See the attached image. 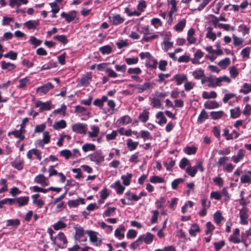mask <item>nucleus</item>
Returning a JSON list of instances; mask_svg holds the SVG:
<instances>
[{
    "mask_svg": "<svg viewBox=\"0 0 251 251\" xmlns=\"http://www.w3.org/2000/svg\"><path fill=\"white\" fill-rule=\"evenodd\" d=\"M239 229L236 228L232 235H231L229 238V240L230 242H232L234 243H239L240 242V239L237 236L239 235Z\"/></svg>",
    "mask_w": 251,
    "mask_h": 251,
    "instance_id": "15",
    "label": "nucleus"
},
{
    "mask_svg": "<svg viewBox=\"0 0 251 251\" xmlns=\"http://www.w3.org/2000/svg\"><path fill=\"white\" fill-rule=\"evenodd\" d=\"M207 81L209 82L208 86L209 87L215 88L219 86L217 78H213L212 76H209L207 77Z\"/></svg>",
    "mask_w": 251,
    "mask_h": 251,
    "instance_id": "25",
    "label": "nucleus"
},
{
    "mask_svg": "<svg viewBox=\"0 0 251 251\" xmlns=\"http://www.w3.org/2000/svg\"><path fill=\"white\" fill-rule=\"evenodd\" d=\"M27 2V0H10L9 5L12 7H13L15 5L19 7L22 4H26Z\"/></svg>",
    "mask_w": 251,
    "mask_h": 251,
    "instance_id": "23",
    "label": "nucleus"
},
{
    "mask_svg": "<svg viewBox=\"0 0 251 251\" xmlns=\"http://www.w3.org/2000/svg\"><path fill=\"white\" fill-rule=\"evenodd\" d=\"M217 81L219 86H221L223 82H226L227 83H230L231 82L230 78L226 75H224L219 77H217Z\"/></svg>",
    "mask_w": 251,
    "mask_h": 251,
    "instance_id": "45",
    "label": "nucleus"
},
{
    "mask_svg": "<svg viewBox=\"0 0 251 251\" xmlns=\"http://www.w3.org/2000/svg\"><path fill=\"white\" fill-rule=\"evenodd\" d=\"M187 79V77L186 75L183 74L181 75L176 74L174 76L173 80H175L176 81L177 85H180L182 84L183 81L186 80Z\"/></svg>",
    "mask_w": 251,
    "mask_h": 251,
    "instance_id": "14",
    "label": "nucleus"
},
{
    "mask_svg": "<svg viewBox=\"0 0 251 251\" xmlns=\"http://www.w3.org/2000/svg\"><path fill=\"white\" fill-rule=\"evenodd\" d=\"M28 201V198L26 197H20L15 199V202H16L19 206H22L26 205Z\"/></svg>",
    "mask_w": 251,
    "mask_h": 251,
    "instance_id": "28",
    "label": "nucleus"
},
{
    "mask_svg": "<svg viewBox=\"0 0 251 251\" xmlns=\"http://www.w3.org/2000/svg\"><path fill=\"white\" fill-rule=\"evenodd\" d=\"M56 63L53 61H50L48 63L43 65L40 69V71L50 69L56 67Z\"/></svg>",
    "mask_w": 251,
    "mask_h": 251,
    "instance_id": "27",
    "label": "nucleus"
},
{
    "mask_svg": "<svg viewBox=\"0 0 251 251\" xmlns=\"http://www.w3.org/2000/svg\"><path fill=\"white\" fill-rule=\"evenodd\" d=\"M156 117L157 119H159V121L158 122V124L159 125H162L167 123V119L164 116L163 112H158L156 115Z\"/></svg>",
    "mask_w": 251,
    "mask_h": 251,
    "instance_id": "24",
    "label": "nucleus"
},
{
    "mask_svg": "<svg viewBox=\"0 0 251 251\" xmlns=\"http://www.w3.org/2000/svg\"><path fill=\"white\" fill-rule=\"evenodd\" d=\"M230 61L229 58L226 57L225 59L221 60L218 63V65L220 66L223 69L226 68L229 64H230Z\"/></svg>",
    "mask_w": 251,
    "mask_h": 251,
    "instance_id": "42",
    "label": "nucleus"
},
{
    "mask_svg": "<svg viewBox=\"0 0 251 251\" xmlns=\"http://www.w3.org/2000/svg\"><path fill=\"white\" fill-rule=\"evenodd\" d=\"M1 67L2 70H7L9 71H11L16 68V65L10 62L2 61H1Z\"/></svg>",
    "mask_w": 251,
    "mask_h": 251,
    "instance_id": "13",
    "label": "nucleus"
},
{
    "mask_svg": "<svg viewBox=\"0 0 251 251\" xmlns=\"http://www.w3.org/2000/svg\"><path fill=\"white\" fill-rule=\"evenodd\" d=\"M91 129H92V131H89L88 132V134L89 137L93 138V137H97L99 132V127L96 126H93L91 127Z\"/></svg>",
    "mask_w": 251,
    "mask_h": 251,
    "instance_id": "30",
    "label": "nucleus"
},
{
    "mask_svg": "<svg viewBox=\"0 0 251 251\" xmlns=\"http://www.w3.org/2000/svg\"><path fill=\"white\" fill-rule=\"evenodd\" d=\"M22 162L21 161H14L11 162V165L18 170L23 169Z\"/></svg>",
    "mask_w": 251,
    "mask_h": 251,
    "instance_id": "57",
    "label": "nucleus"
},
{
    "mask_svg": "<svg viewBox=\"0 0 251 251\" xmlns=\"http://www.w3.org/2000/svg\"><path fill=\"white\" fill-rule=\"evenodd\" d=\"M150 181L151 183H162L164 182V180L158 176H152L150 178Z\"/></svg>",
    "mask_w": 251,
    "mask_h": 251,
    "instance_id": "58",
    "label": "nucleus"
},
{
    "mask_svg": "<svg viewBox=\"0 0 251 251\" xmlns=\"http://www.w3.org/2000/svg\"><path fill=\"white\" fill-rule=\"evenodd\" d=\"M163 44L164 45L165 48L166 50L170 48L173 47V43L169 41V38L166 37L164 39Z\"/></svg>",
    "mask_w": 251,
    "mask_h": 251,
    "instance_id": "55",
    "label": "nucleus"
},
{
    "mask_svg": "<svg viewBox=\"0 0 251 251\" xmlns=\"http://www.w3.org/2000/svg\"><path fill=\"white\" fill-rule=\"evenodd\" d=\"M53 88V85L50 82H48L47 83L38 87L37 89V92L41 95L46 94Z\"/></svg>",
    "mask_w": 251,
    "mask_h": 251,
    "instance_id": "4",
    "label": "nucleus"
},
{
    "mask_svg": "<svg viewBox=\"0 0 251 251\" xmlns=\"http://www.w3.org/2000/svg\"><path fill=\"white\" fill-rule=\"evenodd\" d=\"M208 115L204 109L202 110L198 119V122L202 123L205 119H207Z\"/></svg>",
    "mask_w": 251,
    "mask_h": 251,
    "instance_id": "44",
    "label": "nucleus"
},
{
    "mask_svg": "<svg viewBox=\"0 0 251 251\" xmlns=\"http://www.w3.org/2000/svg\"><path fill=\"white\" fill-rule=\"evenodd\" d=\"M151 24L156 28H158L159 26H161L162 25V22L158 18H153L151 20Z\"/></svg>",
    "mask_w": 251,
    "mask_h": 251,
    "instance_id": "59",
    "label": "nucleus"
},
{
    "mask_svg": "<svg viewBox=\"0 0 251 251\" xmlns=\"http://www.w3.org/2000/svg\"><path fill=\"white\" fill-rule=\"evenodd\" d=\"M140 236L142 238V242L144 241L147 244L151 243L154 237L153 235L150 232H147L146 235H142Z\"/></svg>",
    "mask_w": 251,
    "mask_h": 251,
    "instance_id": "17",
    "label": "nucleus"
},
{
    "mask_svg": "<svg viewBox=\"0 0 251 251\" xmlns=\"http://www.w3.org/2000/svg\"><path fill=\"white\" fill-rule=\"evenodd\" d=\"M66 126V123L65 120H61L59 121L55 122L53 125L54 129L58 130L61 128H64Z\"/></svg>",
    "mask_w": 251,
    "mask_h": 251,
    "instance_id": "26",
    "label": "nucleus"
},
{
    "mask_svg": "<svg viewBox=\"0 0 251 251\" xmlns=\"http://www.w3.org/2000/svg\"><path fill=\"white\" fill-rule=\"evenodd\" d=\"M149 112L147 110H144L143 112L141 113L138 118L140 121L143 123H146L149 119Z\"/></svg>",
    "mask_w": 251,
    "mask_h": 251,
    "instance_id": "29",
    "label": "nucleus"
},
{
    "mask_svg": "<svg viewBox=\"0 0 251 251\" xmlns=\"http://www.w3.org/2000/svg\"><path fill=\"white\" fill-rule=\"evenodd\" d=\"M232 38L233 40V44L235 46H239L242 45L243 43V39L236 36L235 34L232 35Z\"/></svg>",
    "mask_w": 251,
    "mask_h": 251,
    "instance_id": "51",
    "label": "nucleus"
},
{
    "mask_svg": "<svg viewBox=\"0 0 251 251\" xmlns=\"http://www.w3.org/2000/svg\"><path fill=\"white\" fill-rule=\"evenodd\" d=\"M92 78L91 75L87 73L86 75L82 76L80 80L81 85L85 86L89 84L90 81Z\"/></svg>",
    "mask_w": 251,
    "mask_h": 251,
    "instance_id": "21",
    "label": "nucleus"
},
{
    "mask_svg": "<svg viewBox=\"0 0 251 251\" xmlns=\"http://www.w3.org/2000/svg\"><path fill=\"white\" fill-rule=\"evenodd\" d=\"M151 101L153 104V107L155 108H161L162 107V104L159 99L154 97L150 98Z\"/></svg>",
    "mask_w": 251,
    "mask_h": 251,
    "instance_id": "48",
    "label": "nucleus"
},
{
    "mask_svg": "<svg viewBox=\"0 0 251 251\" xmlns=\"http://www.w3.org/2000/svg\"><path fill=\"white\" fill-rule=\"evenodd\" d=\"M131 177L132 175L131 174H127L126 175L122 176L121 178L123 180V184L126 186L129 185Z\"/></svg>",
    "mask_w": 251,
    "mask_h": 251,
    "instance_id": "39",
    "label": "nucleus"
},
{
    "mask_svg": "<svg viewBox=\"0 0 251 251\" xmlns=\"http://www.w3.org/2000/svg\"><path fill=\"white\" fill-rule=\"evenodd\" d=\"M175 161L173 160L172 158H169V163L167 162H164V165L166 167V169L168 171L171 170L172 168L175 165Z\"/></svg>",
    "mask_w": 251,
    "mask_h": 251,
    "instance_id": "54",
    "label": "nucleus"
},
{
    "mask_svg": "<svg viewBox=\"0 0 251 251\" xmlns=\"http://www.w3.org/2000/svg\"><path fill=\"white\" fill-rule=\"evenodd\" d=\"M223 219L221 213L219 211H217L214 215V220L216 224H219Z\"/></svg>",
    "mask_w": 251,
    "mask_h": 251,
    "instance_id": "49",
    "label": "nucleus"
},
{
    "mask_svg": "<svg viewBox=\"0 0 251 251\" xmlns=\"http://www.w3.org/2000/svg\"><path fill=\"white\" fill-rule=\"evenodd\" d=\"M217 96V93L215 91H211L210 93L204 91L202 95V97L204 99H214L216 98Z\"/></svg>",
    "mask_w": 251,
    "mask_h": 251,
    "instance_id": "31",
    "label": "nucleus"
},
{
    "mask_svg": "<svg viewBox=\"0 0 251 251\" xmlns=\"http://www.w3.org/2000/svg\"><path fill=\"white\" fill-rule=\"evenodd\" d=\"M204 106L207 109H213L219 106V103L215 101L206 102L204 103Z\"/></svg>",
    "mask_w": 251,
    "mask_h": 251,
    "instance_id": "37",
    "label": "nucleus"
},
{
    "mask_svg": "<svg viewBox=\"0 0 251 251\" xmlns=\"http://www.w3.org/2000/svg\"><path fill=\"white\" fill-rule=\"evenodd\" d=\"M96 148L95 146L92 144H85L83 145L82 147V149L83 151L85 152H87L88 151H95Z\"/></svg>",
    "mask_w": 251,
    "mask_h": 251,
    "instance_id": "35",
    "label": "nucleus"
},
{
    "mask_svg": "<svg viewBox=\"0 0 251 251\" xmlns=\"http://www.w3.org/2000/svg\"><path fill=\"white\" fill-rule=\"evenodd\" d=\"M20 224V221L18 219H10L6 221L7 226H13L17 227Z\"/></svg>",
    "mask_w": 251,
    "mask_h": 251,
    "instance_id": "32",
    "label": "nucleus"
},
{
    "mask_svg": "<svg viewBox=\"0 0 251 251\" xmlns=\"http://www.w3.org/2000/svg\"><path fill=\"white\" fill-rule=\"evenodd\" d=\"M186 25V21L185 20H181L174 27L175 30L177 31H182Z\"/></svg>",
    "mask_w": 251,
    "mask_h": 251,
    "instance_id": "36",
    "label": "nucleus"
},
{
    "mask_svg": "<svg viewBox=\"0 0 251 251\" xmlns=\"http://www.w3.org/2000/svg\"><path fill=\"white\" fill-rule=\"evenodd\" d=\"M200 232V228L197 224H193L189 230V233L192 236H195L196 233Z\"/></svg>",
    "mask_w": 251,
    "mask_h": 251,
    "instance_id": "22",
    "label": "nucleus"
},
{
    "mask_svg": "<svg viewBox=\"0 0 251 251\" xmlns=\"http://www.w3.org/2000/svg\"><path fill=\"white\" fill-rule=\"evenodd\" d=\"M138 145L137 142H133L131 139H129L127 142V146L130 151L134 150Z\"/></svg>",
    "mask_w": 251,
    "mask_h": 251,
    "instance_id": "41",
    "label": "nucleus"
},
{
    "mask_svg": "<svg viewBox=\"0 0 251 251\" xmlns=\"http://www.w3.org/2000/svg\"><path fill=\"white\" fill-rule=\"evenodd\" d=\"M184 182V179L181 178H179L175 179L172 182V187L173 189H176L179 184L182 183Z\"/></svg>",
    "mask_w": 251,
    "mask_h": 251,
    "instance_id": "53",
    "label": "nucleus"
},
{
    "mask_svg": "<svg viewBox=\"0 0 251 251\" xmlns=\"http://www.w3.org/2000/svg\"><path fill=\"white\" fill-rule=\"evenodd\" d=\"M223 111H212L210 113V115L211 116L212 119L214 120H216L220 119L223 115Z\"/></svg>",
    "mask_w": 251,
    "mask_h": 251,
    "instance_id": "43",
    "label": "nucleus"
},
{
    "mask_svg": "<svg viewBox=\"0 0 251 251\" xmlns=\"http://www.w3.org/2000/svg\"><path fill=\"white\" fill-rule=\"evenodd\" d=\"M197 151V148L194 147H187L185 149V152L189 155L194 154Z\"/></svg>",
    "mask_w": 251,
    "mask_h": 251,
    "instance_id": "63",
    "label": "nucleus"
},
{
    "mask_svg": "<svg viewBox=\"0 0 251 251\" xmlns=\"http://www.w3.org/2000/svg\"><path fill=\"white\" fill-rule=\"evenodd\" d=\"M141 136L144 140L147 139L151 140L152 139L150 133L148 131L142 130L141 131Z\"/></svg>",
    "mask_w": 251,
    "mask_h": 251,
    "instance_id": "61",
    "label": "nucleus"
},
{
    "mask_svg": "<svg viewBox=\"0 0 251 251\" xmlns=\"http://www.w3.org/2000/svg\"><path fill=\"white\" fill-rule=\"evenodd\" d=\"M111 186L115 189L117 194H122L125 189V187L121 184L120 181L119 180L116 181L114 184L112 185Z\"/></svg>",
    "mask_w": 251,
    "mask_h": 251,
    "instance_id": "18",
    "label": "nucleus"
},
{
    "mask_svg": "<svg viewBox=\"0 0 251 251\" xmlns=\"http://www.w3.org/2000/svg\"><path fill=\"white\" fill-rule=\"evenodd\" d=\"M80 203H84V199L80 198L77 200H70L68 202V204L70 207H75L77 206Z\"/></svg>",
    "mask_w": 251,
    "mask_h": 251,
    "instance_id": "16",
    "label": "nucleus"
},
{
    "mask_svg": "<svg viewBox=\"0 0 251 251\" xmlns=\"http://www.w3.org/2000/svg\"><path fill=\"white\" fill-rule=\"evenodd\" d=\"M240 93L244 94H247L251 92V84L245 83L244 84L243 89L240 90Z\"/></svg>",
    "mask_w": 251,
    "mask_h": 251,
    "instance_id": "40",
    "label": "nucleus"
},
{
    "mask_svg": "<svg viewBox=\"0 0 251 251\" xmlns=\"http://www.w3.org/2000/svg\"><path fill=\"white\" fill-rule=\"evenodd\" d=\"M245 151L243 149H240L237 153V155H234L232 157V161L235 163H238L241 159H243L245 155Z\"/></svg>",
    "mask_w": 251,
    "mask_h": 251,
    "instance_id": "11",
    "label": "nucleus"
},
{
    "mask_svg": "<svg viewBox=\"0 0 251 251\" xmlns=\"http://www.w3.org/2000/svg\"><path fill=\"white\" fill-rule=\"evenodd\" d=\"M35 182L41 184L42 186L49 185L48 178L45 177L43 175H39L34 178Z\"/></svg>",
    "mask_w": 251,
    "mask_h": 251,
    "instance_id": "9",
    "label": "nucleus"
},
{
    "mask_svg": "<svg viewBox=\"0 0 251 251\" xmlns=\"http://www.w3.org/2000/svg\"><path fill=\"white\" fill-rule=\"evenodd\" d=\"M230 117L232 118H237L240 115V109L239 107H236L234 109H230Z\"/></svg>",
    "mask_w": 251,
    "mask_h": 251,
    "instance_id": "34",
    "label": "nucleus"
},
{
    "mask_svg": "<svg viewBox=\"0 0 251 251\" xmlns=\"http://www.w3.org/2000/svg\"><path fill=\"white\" fill-rule=\"evenodd\" d=\"M104 157L102 153L99 151H96L90 156V160L95 162L97 164L101 163L104 161Z\"/></svg>",
    "mask_w": 251,
    "mask_h": 251,
    "instance_id": "2",
    "label": "nucleus"
},
{
    "mask_svg": "<svg viewBox=\"0 0 251 251\" xmlns=\"http://www.w3.org/2000/svg\"><path fill=\"white\" fill-rule=\"evenodd\" d=\"M61 16L62 18H65L66 21L67 22L70 23L75 19L76 17V12L74 10L70 12L69 13H66L63 12L61 13Z\"/></svg>",
    "mask_w": 251,
    "mask_h": 251,
    "instance_id": "5",
    "label": "nucleus"
},
{
    "mask_svg": "<svg viewBox=\"0 0 251 251\" xmlns=\"http://www.w3.org/2000/svg\"><path fill=\"white\" fill-rule=\"evenodd\" d=\"M248 210L246 208H243L240 210V223L242 225H247L248 222L247 220L248 215Z\"/></svg>",
    "mask_w": 251,
    "mask_h": 251,
    "instance_id": "10",
    "label": "nucleus"
},
{
    "mask_svg": "<svg viewBox=\"0 0 251 251\" xmlns=\"http://www.w3.org/2000/svg\"><path fill=\"white\" fill-rule=\"evenodd\" d=\"M88 234L89 236L90 241L95 243L97 246H100L101 244V240H99L97 237V233L93 231H89Z\"/></svg>",
    "mask_w": 251,
    "mask_h": 251,
    "instance_id": "6",
    "label": "nucleus"
},
{
    "mask_svg": "<svg viewBox=\"0 0 251 251\" xmlns=\"http://www.w3.org/2000/svg\"><path fill=\"white\" fill-rule=\"evenodd\" d=\"M229 73L232 77L235 78L238 75L237 69L234 67H231L229 68Z\"/></svg>",
    "mask_w": 251,
    "mask_h": 251,
    "instance_id": "64",
    "label": "nucleus"
},
{
    "mask_svg": "<svg viewBox=\"0 0 251 251\" xmlns=\"http://www.w3.org/2000/svg\"><path fill=\"white\" fill-rule=\"evenodd\" d=\"M110 22L114 25H117L123 23L125 19L121 16L120 14H117L109 17Z\"/></svg>",
    "mask_w": 251,
    "mask_h": 251,
    "instance_id": "7",
    "label": "nucleus"
},
{
    "mask_svg": "<svg viewBox=\"0 0 251 251\" xmlns=\"http://www.w3.org/2000/svg\"><path fill=\"white\" fill-rule=\"evenodd\" d=\"M152 84L150 82H145L143 84H137L135 86V89L138 93H142L151 88Z\"/></svg>",
    "mask_w": 251,
    "mask_h": 251,
    "instance_id": "8",
    "label": "nucleus"
},
{
    "mask_svg": "<svg viewBox=\"0 0 251 251\" xmlns=\"http://www.w3.org/2000/svg\"><path fill=\"white\" fill-rule=\"evenodd\" d=\"M35 106L36 107H40L39 112H41L44 110H49L51 109L49 101L43 102L41 101H38L35 103Z\"/></svg>",
    "mask_w": 251,
    "mask_h": 251,
    "instance_id": "3",
    "label": "nucleus"
},
{
    "mask_svg": "<svg viewBox=\"0 0 251 251\" xmlns=\"http://www.w3.org/2000/svg\"><path fill=\"white\" fill-rule=\"evenodd\" d=\"M195 31L194 29L190 28L187 32V40L189 44H194L196 41V39L194 37Z\"/></svg>",
    "mask_w": 251,
    "mask_h": 251,
    "instance_id": "12",
    "label": "nucleus"
},
{
    "mask_svg": "<svg viewBox=\"0 0 251 251\" xmlns=\"http://www.w3.org/2000/svg\"><path fill=\"white\" fill-rule=\"evenodd\" d=\"M186 172L191 176L194 177L197 172V167H194H194H189L186 169Z\"/></svg>",
    "mask_w": 251,
    "mask_h": 251,
    "instance_id": "52",
    "label": "nucleus"
},
{
    "mask_svg": "<svg viewBox=\"0 0 251 251\" xmlns=\"http://www.w3.org/2000/svg\"><path fill=\"white\" fill-rule=\"evenodd\" d=\"M193 76L196 79H199L205 77L204 71L202 70H196L193 72Z\"/></svg>",
    "mask_w": 251,
    "mask_h": 251,
    "instance_id": "38",
    "label": "nucleus"
},
{
    "mask_svg": "<svg viewBox=\"0 0 251 251\" xmlns=\"http://www.w3.org/2000/svg\"><path fill=\"white\" fill-rule=\"evenodd\" d=\"M8 135H13L15 138H19L20 140H23L25 139V136L24 135H22L20 133V132L18 131V130H15L11 132H9L8 133Z\"/></svg>",
    "mask_w": 251,
    "mask_h": 251,
    "instance_id": "46",
    "label": "nucleus"
},
{
    "mask_svg": "<svg viewBox=\"0 0 251 251\" xmlns=\"http://www.w3.org/2000/svg\"><path fill=\"white\" fill-rule=\"evenodd\" d=\"M99 50L103 54H108L111 52L112 49L110 46L107 45L100 48Z\"/></svg>",
    "mask_w": 251,
    "mask_h": 251,
    "instance_id": "47",
    "label": "nucleus"
},
{
    "mask_svg": "<svg viewBox=\"0 0 251 251\" xmlns=\"http://www.w3.org/2000/svg\"><path fill=\"white\" fill-rule=\"evenodd\" d=\"M72 130L77 133L85 134L87 131V125L83 123H76L72 126Z\"/></svg>",
    "mask_w": 251,
    "mask_h": 251,
    "instance_id": "1",
    "label": "nucleus"
},
{
    "mask_svg": "<svg viewBox=\"0 0 251 251\" xmlns=\"http://www.w3.org/2000/svg\"><path fill=\"white\" fill-rule=\"evenodd\" d=\"M60 155L65 157L66 159H68L72 156V152L69 150H64L60 151Z\"/></svg>",
    "mask_w": 251,
    "mask_h": 251,
    "instance_id": "60",
    "label": "nucleus"
},
{
    "mask_svg": "<svg viewBox=\"0 0 251 251\" xmlns=\"http://www.w3.org/2000/svg\"><path fill=\"white\" fill-rule=\"evenodd\" d=\"M66 226V225L63 222L59 221L55 224L53 226V228L56 230H59L63 228Z\"/></svg>",
    "mask_w": 251,
    "mask_h": 251,
    "instance_id": "56",
    "label": "nucleus"
},
{
    "mask_svg": "<svg viewBox=\"0 0 251 251\" xmlns=\"http://www.w3.org/2000/svg\"><path fill=\"white\" fill-rule=\"evenodd\" d=\"M204 55L203 52L200 50H197L194 54V57L192 59V62L194 64L200 63L199 59L201 58Z\"/></svg>",
    "mask_w": 251,
    "mask_h": 251,
    "instance_id": "19",
    "label": "nucleus"
},
{
    "mask_svg": "<svg viewBox=\"0 0 251 251\" xmlns=\"http://www.w3.org/2000/svg\"><path fill=\"white\" fill-rule=\"evenodd\" d=\"M251 49L249 47H247L243 49L241 52V54L243 58H249L250 53Z\"/></svg>",
    "mask_w": 251,
    "mask_h": 251,
    "instance_id": "62",
    "label": "nucleus"
},
{
    "mask_svg": "<svg viewBox=\"0 0 251 251\" xmlns=\"http://www.w3.org/2000/svg\"><path fill=\"white\" fill-rule=\"evenodd\" d=\"M125 230L124 227L117 228L115 231V236L119 239H123L125 235L124 231Z\"/></svg>",
    "mask_w": 251,
    "mask_h": 251,
    "instance_id": "33",
    "label": "nucleus"
},
{
    "mask_svg": "<svg viewBox=\"0 0 251 251\" xmlns=\"http://www.w3.org/2000/svg\"><path fill=\"white\" fill-rule=\"evenodd\" d=\"M54 39L59 41L64 45L68 43V40L67 39L66 36L64 35H56L54 37Z\"/></svg>",
    "mask_w": 251,
    "mask_h": 251,
    "instance_id": "50",
    "label": "nucleus"
},
{
    "mask_svg": "<svg viewBox=\"0 0 251 251\" xmlns=\"http://www.w3.org/2000/svg\"><path fill=\"white\" fill-rule=\"evenodd\" d=\"M39 24L38 20L35 21H28L24 23V25L26 26L28 29H35L36 26Z\"/></svg>",
    "mask_w": 251,
    "mask_h": 251,
    "instance_id": "20",
    "label": "nucleus"
}]
</instances>
